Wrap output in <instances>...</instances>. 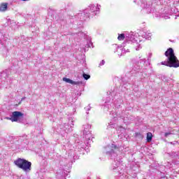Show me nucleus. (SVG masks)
Returning <instances> with one entry per match:
<instances>
[{
	"label": "nucleus",
	"mask_w": 179,
	"mask_h": 179,
	"mask_svg": "<svg viewBox=\"0 0 179 179\" xmlns=\"http://www.w3.org/2000/svg\"><path fill=\"white\" fill-rule=\"evenodd\" d=\"M14 164L25 173H30L31 171V163L24 159H17L14 161Z\"/></svg>",
	"instance_id": "f257e3e1"
},
{
	"label": "nucleus",
	"mask_w": 179,
	"mask_h": 179,
	"mask_svg": "<svg viewBox=\"0 0 179 179\" xmlns=\"http://www.w3.org/2000/svg\"><path fill=\"white\" fill-rule=\"evenodd\" d=\"M165 57L168 58L169 60L170 64H176L173 65L175 68L179 67V61L178 59H177V57L174 54V50L173 48H169L167 49V50L165 52Z\"/></svg>",
	"instance_id": "f03ea898"
},
{
	"label": "nucleus",
	"mask_w": 179,
	"mask_h": 179,
	"mask_svg": "<svg viewBox=\"0 0 179 179\" xmlns=\"http://www.w3.org/2000/svg\"><path fill=\"white\" fill-rule=\"evenodd\" d=\"M24 114L20 111H14L12 113V116L10 118V121L12 122H17L20 118H23Z\"/></svg>",
	"instance_id": "7ed1b4c3"
},
{
	"label": "nucleus",
	"mask_w": 179,
	"mask_h": 179,
	"mask_svg": "<svg viewBox=\"0 0 179 179\" xmlns=\"http://www.w3.org/2000/svg\"><path fill=\"white\" fill-rule=\"evenodd\" d=\"M63 81L66 82V83H70L71 85H80V82L73 81L67 78H63Z\"/></svg>",
	"instance_id": "20e7f679"
},
{
	"label": "nucleus",
	"mask_w": 179,
	"mask_h": 179,
	"mask_svg": "<svg viewBox=\"0 0 179 179\" xmlns=\"http://www.w3.org/2000/svg\"><path fill=\"white\" fill-rule=\"evenodd\" d=\"M161 64L162 65H164L165 66H169V68H176V66L174 65H177L176 63H173V64L170 63L169 59L167 62L166 61L162 62Z\"/></svg>",
	"instance_id": "39448f33"
},
{
	"label": "nucleus",
	"mask_w": 179,
	"mask_h": 179,
	"mask_svg": "<svg viewBox=\"0 0 179 179\" xmlns=\"http://www.w3.org/2000/svg\"><path fill=\"white\" fill-rule=\"evenodd\" d=\"M8 10V3H2L0 4V12H6Z\"/></svg>",
	"instance_id": "423d86ee"
},
{
	"label": "nucleus",
	"mask_w": 179,
	"mask_h": 179,
	"mask_svg": "<svg viewBox=\"0 0 179 179\" xmlns=\"http://www.w3.org/2000/svg\"><path fill=\"white\" fill-rule=\"evenodd\" d=\"M153 138V134L152 133L148 132L147 133V142H152V139Z\"/></svg>",
	"instance_id": "0eeeda50"
},
{
	"label": "nucleus",
	"mask_w": 179,
	"mask_h": 179,
	"mask_svg": "<svg viewBox=\"0 0 179 179\" xmlns=\"http://www.w3.org/2000/svg\"><path fill=\"white\" fill-rule=\"evenodd\" d=\"M117 40L119 41H124L125 40V34H120L117 36Z\"/></svg>",
	"instance_id": "6e6552de"
},
{
	"label": "nucleus",
	"mask_w": 179,
	"mask_h": 179,
	"mask_svg": "<svg viewBox=\"0 0 179 179\" xmlns=\"http://www.w3.org/2000/svg\"><path fill=\"white\" fill-rule=\"evenodd\" d=\"M83 76L84 79H85V80H87L88 79H90V75L83 73Z\"/></svg>",
	"instance_id": "1a4fd4ad"
},
{
	"label": "nucleus",
	"mask_w": 179,
	"mask_h": 179,
	"mask_svg": "<svg viewBox=\"0 0 179 179\" xmlns=\"http://www.w3.org/2000/svg\"><path fill=\"white\" fill-rule=\"evenodd\" d=\"M169 135H171V132H166V133H165L164 136L166 138H167L169 136Z\"/></svg>",
	"instance_id": "9d476101"
},
{
	"label": "nucleus",
	"mask_w": 179,
	"mask_h": 179,
	"mask_svg": "<svg viewBox=\"0 0 179 179\" xmlns=\"http://www.w3.org/2000/svg\"><path fill=\"white\" fill-rule=\"evenodd\" d=\"M102 64H104V60L102 61Z\"/></svg>",
	"instance_id": "9b49d317"
},
{
	"label": "nucleus",
	"mask_w": 179,
	"mask_h": 179,
	"mask_svg": "<svg viewBox=\"0 0 179 179\" xmlns=\"http://www.w3.org/2000/svg\"><path fill=\"white\" fill-rule=\"evenodd\" d=\"M10 117H7V120H10Z\"/></svg>",
	"instance_id": "f8f14e48"
},
{
	"label": "nucleus",
	"mask_w": 179,
	"mask_h": 179,
	"mask_svg": "<svg viewBox=\"0 0 179 179\" xmlns=\"http://www.w3.org/2000/svg\"><path fill=\"white\" fill-rule=\"evenodd\" d=\"M22 1H27V0H22Z\"/></svg>",
	"instance_id": "ddd939ff"
}]
</instances>
